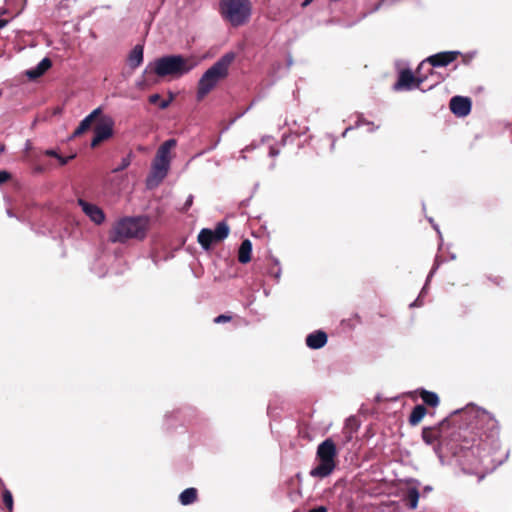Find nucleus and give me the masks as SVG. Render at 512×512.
I'll list each match as a JSON object with an SVG mask.
<instances>
[{
  "label": "nucleus",
  "mask_w": 512,
  "mask_h": 512,
  "mask_svg": "<svg viewBox=\"0 0 512 512\" xmlns=\"http://www.w3.org/2000/svg\"><path fill=\"white\" fill-rule=\"evenodd\" d=\"M130 164H131V159H130L129 156H126V157L122 158L120 164L117 167H115L112 170V172L113 173H118V172L126 169Z\"/></svg>",
  "instance_id": "nucleus-28"
},
{
  "label": "nucleus",
  "mask_w": 512,
  "mask_h": 512,
  "mask_svg": "<svg viewBox=\"0 0 512 512\" xmlns=\"http://www.w3.org/2000/svg\"><path fill=\"white\" fill-rule=\"evenodd\" d=\"M458 54L457 51L441 52L429 56L425 61L433 67H443L453 62Z\"/></svg>",
  "instance_id": "nucleus-13"
},
{
  "label": "nucleus",
  "mask_w": 512,
  "mask_h": 512,
  "mask_svg": "<svg viewBox=\"0 0 512 512\" xmlns=\"http://www.w3.org/2000/svg\"><path fill=\"white\" fill-rule=\"evenodd\" d=\"M337 449L334 441L330 438L321 442L316 451L317 465L313 467L309 474L314 478H326L332 474L336 468Z\"/></svg>",
  "instance_id": "nucleus-5"
},
{
  "label": "nucleus",
  "mask_w": 512,
  "mask_h": 512,
  "mask_svg": "<svg viewBox=\"0 0 512 512\" xmlns=\"http://www.w3.org/2000/svg\"><path fill=\"white\" fill-rule=\"evenodd\" d=\"M438 266L439 264L436 262L433 266V268L431 269L430 273L428 274L427 276V280H426V283H428L430 281V279L432 278V276L434 275V273L436 272V270L438 269ZM426 286L427 284H425V286L423 287L419 297L413 302L410 304L411 307H414V306H420L421 303H420V297L424 294L425 292V289H426Z\"/></svg>",
  "instance_id": "nucleus-25"
},
{
  "label": "nucleus",
  "mask_w": 512,
  "mask_h": 512,
  "mask_svg": "<svg viewBox=\"0 0 512 512\" xmlns=\"http://www.w3.org/2000/svg\"><path fill=\"white\" fill-rule=\"evenodd\" d=\"M78 205L81 207L84 214L96 225H101L105 221V213L99 206L81 198L78 199Z\"/></svg>",
  "instance_id": "nucleus-11"
},
{
  "label": "nucleus",
  "mask_w": 512,
  "mask_h": 512,
  "mask_svg": "<svg viewBox=\"0 0 512 512\" xmlns=\"http://www.w3.org/2000/svg\"><path fill=\"white\" fill-rule=\"evenodd\" d=\"M2 498H3V503L6 506V508L9 510V512H12L13 496H12V493L7 488L3 489Z\"/></svg>",
  "instance_id": "nucleus-26"
},
{
  "label": "nucleus",
  "mask_w": 512,
  "mask_h": 512,
  "mask_svg": "<svg viewBox=\"0 0 512 512\" xmlns=\"http://www.w3.org/2000/svg\"><path fill=\"white\" fill-rule=\"evenodd\" d=\"M75 155H71L68 157H63L61 155H58L57 159L60 162L61 165H66L71 159H73Z\"/></svg>",
  "instance_id": "nucleus-31"
},
{
  "label": "nucleus",
  "mask_w": 512,
  "mask_h": 512,
  "mask_svg": "<svg viewBox=\"0 0 512 512\" xmlns=\"http://www.w3.org/2000/svg\"><path fill=\"white\" fill-rule=\"evenodd\" d=\"M419 482L417 480H411L406 490L404 501L410 509H416L419 501Z\"/></svg>",
  "instance_id": "nucleus-15"
},
{
  "label": "nucleus",
  "mask_w": 512,
  "mask_h": 512,
  "mask_svg": "<svg viewBox=\"0 0 512 512\" xmlns=\"http://www.w3.org/2000/svg\"><path fill=\"white\" fill-rule=\"evenodd\" d=\"M253 149H255V146H254V145H248V146H246V147L241 151V153H242L241 158H242V159H246V156L244 155V153H245V152H248V151H251V150H253Z\"/></svg>",
  "instance_id": "nucleus-33"
},
{
  "label": "nucleus",
  "mask_w": 512,
  "mask_h": 512,
  "mask_svg": "<svg viewBox=\"0 0 512 512\" xmlns=\"http://www.w3.org/2000/svg\"><path fill=\"white\" fill-rule=\"evenodd\" d=\"M193 203V195H189L184 204V209L187 210Z\"/></svg>",
  "instance_id": "nucleus-34"
},
{
  "label": "nucleus",
  "mask_w": 512,
  "mask_h": 512,
  "mask_svg": "<svg viewBox=\"0 0 512 512\" xmlns=\"http://www.w3.org/2000/svg\"><path fill=\"white\" fill-rule=\"evenodd\" d=\"M313 0H304V2L302 3V7H306L308 6Z\"/></svg>",
  "instance_id": "nucleus-39"
},
{
  "label": "nucleus",
  "mask_w": 512,
  "mask_h": 512,
  "mask_svg": "<svg viewBox=\"0 0 512 512\" xmlns=\"http://www.w3.org/2000/svg\"><path fill=\"white\" fill-rule=\"evenodd\" d=\"M230 320H231V316L222 314V315L217 316L214 319V322L217 324H221V323L229 322Z\"/></svg>",
  "instance_id": "nucleus-29"
},
{
  "label": "nucleus",
  "mask_w": 512,
  "mask_h": 512,
  "mask_svg": "<svg viewBox=\"0 0 512 512\" xmlns=\"http://www.w3.org/2000/svg\"><path fill=\"white\" fill-rule=\"evenodd\" d=\"M114 120L110 116H103L101 121L94 128V136L91 141V147L98 146L102 141L113 135Z\"/></svg>",
  "instance_id": "nucleus-8"
},
{
  "label": "nucleus",
  "mask_w": 512,
  "mask_h": 512,
  "mask_svg": "<svg viewBox=\"0 0 512 512\" xmlns=\"http://www.w3.org/2000/svg\"><path fill=\"white\" fill-rule=\"evenodd\" d=\"M422 82L423 79L420 77L416 78L411 70H402L397 82L394 84V90H412L419 88Z\"/></svg>",
  "instance_id": "nucleus-10"
},
{
  "label": "nucleus",
  "mask_w": 512,
  "mask_h": 512,
  "mask_svg": "<svg viewBox=\"0 0 512 512\" xmlns=\"http://www.w3.org/2000/svg\"><path fill=\"white\" fill-rule=\"evenodd\" d=\"M11 177L10 173L5 170H0V184L5 183Z\"/></svg>",
  "instance_id": "nucleus-30"
},
{
  "label": "nucleus",
  "mask_w": 512,
  "mask_h": 512,
  "mask_svg": "<svg viewBox=\"0 0 512 512\" xmlns=\"http://www.w3.org/2000/svg\"><path fill=\"white\" fill-rule=\"evenodd\" d=\"M230 228L225 221L218 222L215 229L203 228L200 230L197 240L202 249L208 251L212 244L218 243L226 239L229 235Z\"/></svg>",
  "instance_id": "nucleus-7"
},
{
  "label": "nucleus",
  "mask_w": 512,
  "mask_h": 512,
  "mask_svg": "<svg viewBox=\"0 0 512 512\" xmlns=\"http://www.w3.org/2000/svg\"><path fill=\"white\" fill-rule=\"evenodd\" d=\"M197 500V490L195 488H187L179 495V501L182 505L187 506Z\"/></svg>",
  "instance_id": "nucleus-22"
},
{
  "label": "nucleus",
  "mask_w": 512,
  "mask_h": 512,
  "mask_svg": "<svg viewBox=\"0 0 512 512\" xmlns=\"http://www.w3.org/2000/svg\"><path fill=\"white\" fill-rule=\"evenodd\" d=\"M278 154H279V151H278V150L274 149L273 147H271V148H270L269 155H270L271 157H275V156H277Z\"/></svg>",
  "instance_id": "nucleus-36"
},
{
  "label": "nucleus",
  "mask_w": 512,
  "mask_h": 512,
  "mask_svg": "<svg viewBox=\"0 0 512 512\" xmlns=\"http://www.w3.org/2000/svg\"><path fill=\"white\" fill-rule=\"evenodd\" d=\"M450 109L458 117H465L470 113L471 101L467 97L454 96L450 100Z\"/></svg>",
  "instance_id": "nucleus-12"
},
{
  "label": "nucleus",
  "mask_w": 512,
  "mask_h": 512,
  "mask_svg": "<svg viewBox=\"0 0 512 512\" xmlns=\"http://www.w3.org/2000/svg\"><path fill=\"white\" fill-rule=\"evenodd\" d=\"M308 512H327V508L325 506H318L310 509Z\"/></svg>",
  "instance_id": "nucleus-35"
},
{
  "label": "nucleus",
  "mask_w": 512,
  "mask_h": 512,
  "mask_svg": "<svg viewBox=\"0 0 512 512\" xmlns=\"http://www.w3.org/2000/svg\"><path fill=\"white\" fill-rule=\"evenodd\" d=\"M350 129H351L350 127L346 128L345 131L343 132V136H345Z\"/></svg>",
  "instance_id": "nucleus-43"
},
{
  "label": "nucleus",
  "mask_w": 512,
  "mask_h": 512,
  "mask_svg": "<svg viewBox=\"0 0 512 512\" xmlns=\"http://www.w3.org/2000/svg\"><path fill=\"white\" fill-rule=\"evenodd\" d=\"M463 417L467 426L478 437L466 448L463 470L477 475L493 470L501 463V460L494 458L499 449L498 421L492 414L476 406H468L463 411Z\"/></svg>",
  "instance_id": "nucleus-1"
},
{
  "label": "nucleus",
  "mask_w": 512,
  "mask_h": 512,
  "mask_svg": "<svg viewBox=\"0 0 512 512\" xmlns=\"http://www.w3.org/2000/svg\"><path fill=\"white\" fill-rule=\"evenodd\" d=\"M147 221L141 217H124L119 219L109 233L113 243H124L128 239H143L146 235Z\"/></svg>",
  "instance_id": "nucleus-4"
},
{
  "label": "nucleus",
  "mask_w": 512,
  "mask_h": 512,
  "mask_svg": "<svg viewBox=\"0 0 512 512\" xmlns=\"http://www.w3.org/2000/svg\"><path fill=\"white\" fill-rule=\"evenodd\" d=\"M149 102L152 104L158 103L161 109H166L169 106L171 100H161L159 94H152L149 96Z\"/></svg>",
  "instance_id": "nucleus-27"
},
{
  "label": "nucleus",
  "mask_w": 512,
  "mask_h": 512,
  "mask_svg": "<svg viewBox=\"0 0 512 512\" xmlns=\"http://www.w3.org/2000/svg\"><path fill=\"white\" fill-rule=\"evenodd\" d=\"M51 66V60L45 57L35 67L28 69L25 74L29 79L35 80L42 76Z\"/></svg>",
  "instance_id": "nucleus-19"
},
{
  "label": "nucleus",
  "mask_w": 512,
  "mask_h": 512,
  "mask_svg": "<svg viewBox=\"0 0 512 512\" xmlns=\"http://www.w3.org/2000/svg\"><path fill=\"white\" fill-rule=\"evenodd\" d=\"M429 222L433 225L434 229L437 231V233L440 235L439 227L438 225L434 224V221L432 218H429Z\"/></svg>",
  "instance_id": "nucleus-37"
},
{
  "label": "nucleus",
  "mask_w": 512,
  "mask_h": 512,
  "mask_svg": "<svg viewBox=\"0 0 512 512\" xmlns=\"http://www.w3.org/2000/svg\"><path fill=\"white\" fill-rule=\"evenodd\" d=\"M432 491V487L431 486H425L424 487V493H429Z\"/></svg>",
  "instance_id": "nucleus-40"
},
{
  "label": "nucleus",
  "mask_w": 512,
  "mask_h": 512,
  "mask_svg": "<svg viewBox=\"0 0 512 512\" xmlns=\"http://www.w3.org/2000/svg\"><path fill=\"white\" fill-rule=\"evenodd\" d=\"M7 215L9 217H14V214L12 213V211L10 209L7 210Z\"/></svg>",
  "instance_id": "nucleus-42"
},
{
  "label": "nucleus",
  "mask_w": 512,
  "mask_h": 512,
  "mask_svg": "<svg viewBox=\"0 0 512 512\" xmlns=\"http://www.w3.org/2000/svg\"><path fill=\"white\" fill-rule=\"evenodd\" d=\"M195 65L196 63L181 55H169L149 63L144 73L148 75L154 73L160 77L168 75L182 76L191 71Z\"/></svg>",
  "instance_id": "nucleus-3"
},
{
  "label": "nucleus",
  "mask_w": 512,
  "mask_h": 512,
  "mask_svg": "<svg viewBox=\"0 0 512 512\" xmlns=\"http://www.w3.org/2000/svg\"><path fill=\"white\" fill-rule=\"evenodd\" d=\"M441 437V429L439 426L424 427L422 430V439L428 445H433L435 452H438V441Z\"/></svg>",
  "instance_id": "nucleus-16"
},
{
  "label": "nucleus",
  "mask_w": 512,
  "mask_h": 512,
  "mask_svg": "<svg viewBox=\"0 0 512 512\" xmlns=\"http://www.w3.org/2000/svg\"><path fill=\"white\" fill-rule=\"evenodd\" d=\"M370 125H371V128H369V131H373L375 128L372 123Z\"/></svg>",
  "instance_id": "nucleus-44"
},
{
  "label": "nucleus",
  "mask_w": 512,
  "mask_h": 512,
  "mask_svg": "<svg viewBox=\"0 0 512 512\" xmlns=\"http://www.w3.org/2000/svg\"><path fill=\"white\" fill-rule=\"evenodd\" d=\"M177 145V141L175 139H168L164 143H162L156 153L154 161L159 163L169 164L171 163L170 153L171 150Z\"/></svg>",
  "instance_id": "nucleus-14"
},
{
  "label": "nucleus",
  "mask_w": 512,
  "mask_h": 512,
  "mask_svg": "<svg viewBox=\"0 0 512 512\" xmlns=\"http://www.w3.org/2000/svg\"><path fill=\"white\" fill-rule=\"evenodd\" d=\"M170 169L169 164L152 162L151 171L146 178V187L154 189L166 178Z\"/></svg>",
  "instance_id": "nucleus-9"
},
{
  "label": "nucleus",
  "mask_w": 512,
  "mask_h": 512,
  "mask_svg": "<svg viewBox=\"0 0 512 512\" xmlns=\"http://www.w3.org/2000/svg\"><path fill=\"white\" fill-rule=\"evenodd\" d=\"M143 62V46L136 45L129 54L128 65L135 69Z\"/></svg>",
  "instance_id": "nucleus-21"
},
{
  "label": "nucleus",
  "mask_w": 512,
  "mask_h": 512,
  "mask_svg": "<svg viewBox=\"0 0 512 512\" xmlns=\"http://www.w3.org/2000/svg\"><path fill=\"white\" fill-rule=\"evenodd\" d=\"M102 113L101 107H98L94 109L90 114H88L81 122L79 123L78 127L75 129L72 137H78L81 134H83L85 131H87L93 121Z\"/></svg>",
  "instance_id": "nucleus-17"
},
{
  "label": "nucleus",
  "mask_w": 512,
  "mask_h": 512,
  "mask_svg": "<svg viewBox=\"0 0 512 512\" xmlns=\"http://www.w3.org/2000/svg\"><path fill=\"white\" fill-rule=\"evenodd\" d=\"M327 343V334L318 330L310 333L306 337V345L310 349H320Z\"/></svg>",
  "instance_id": "nucleus-18"
},
{
  "label": "nucleus",
  "mask_w": 512,
  "mask_h": 512,
  "mask_svg": "<svg viewBox=\"0 0 512 512\" xmlns=\"http://www.w3.org/2000/svg\"><path fill=\"white\" fill-rule=\"evenodd\" d=\"M235 58V52H227L204 72V74L200 77L197 85L196 97L198 100H202L218 85L220 81L228 76L229 67Z\"/></svg>",
  "instance_id": "nucleus-2"
},
{
  "label": "nucleus",
  "mask_w": 512,
  "mask_h": 512,
  "mask_svg": "<svg viewBox=\"0 0 512 512\" xmlns=\"http://www.w3.org/2000/svg\"><path fill=\"white\" fill-rule=\"evenodd\" d=\"M426 413L427 410L423 405H416L409 416V423L412 426L417 425L424 418Z\"/></svg>",
  "instance_id": "nucleus-23"
},
{
  "label": "nucleus",
  "mask_w": 512,
  "mask_h": 512,
  "mask_svg": "<svg viewBox=\"0 0 512 512\" xmlns=\"http://www.w3.org/2000/svg\"><path fill=\"white\" fill-rule=\"evenodd\" d=\"M7 20L0 19V29L4 28L7 25Z\"/></svg>",
  "instance_id": "nucleus-38"
},
{
  "label": "nucleus",
  "mask_w": 512,
  "mask_h": 512,
  "mask_svg": "<svg viewBox=\"0 0 512 512\" xmlns=\"http://www.w3.org/2000/svg\"><path fill=\"white\" fill-rule=\"evenodd\" d=\"M420 396L423 402L429 406L436 407L439 404V397L434 392L423 389L420 393Z\"/></svg>",
  "instance_id": "nucleus-24"
},
{
  "label": "nucleus",
  "mask_w": 512,
  "mask_h": 512,
  "mask_svg": "<svg viewBox=\"0 0 512 512\" xmlns=\"http://www.w3.org/2000/svg\"><path fill=\"white\" fill-rule=\"evenodd\" d=\"M252 243L249 239L242 241L238 251V261L246 264L251 260Z\"/></svg>",
  "instance_id": "nucleus-20"
},
{
  "label": "nucleus",
  "mask_w": 512,
  "mask_h": 512,
  "mask_svg": "<svg viewBox=\"0 0 512 512\" xmlns=\"http://www.w3.org/2000/svg\"><path fill=\"white\" fill-rule=\"evenodd\" d=\"M280 275H281V269L279 268L274 276H275L276 279H279Z\"/></svg>",
  "instance_id": "nucleus-41"
},
{
  "label": "nucleus",
  "mask_w": 512,
  "mask_h": 512,
  "mask_svg": "<svg viewBox=\"0 0 512 512\" xmlns=\"http://www.w3.org/2000/svg\"><path fill=\"white\" fill-rule=\"evenodd\" d=\"M44 154H45V155H47V156H50V157H55V158H57V157H58V155H59V154L57 153V151H56V150H54V149H48V150H46V151L44 152Z\"/></svg>",
  "instance_id": "nucleus-32"
},
{
  "label": "nucleus",
  "mask_w": 512,
  "mask_h": 512,
  "mask_svg": "<svg viewBox=\"0 0 512 512\" xmlns=\"http://www.w3.org/2000/svg\"><path fill=\"white\" fill-rule=\"evenodd\" d=\"M222 16L232 26H241L248 22L252 13L250 0H221Z\"/></svg>",
  "instance_id": "nucleus-6"
}]
</instances>
